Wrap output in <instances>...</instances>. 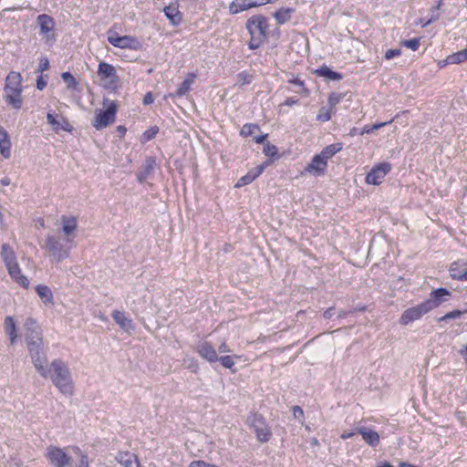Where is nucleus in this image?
I'll list each match as a JSON object with an SVG mask.
<instances>
[{"instance_id":"4be33fe9","label":"nucleus","mask_w":467,"mask_h":467,"mask_svg":"<svg viewBox=\"0 0 467 467\" xmlns=\"http://www.w3.org/2000/svg\"><path fill=\"white\" fill-rule=\"evenodd\" d=\"M12 142L8 132L0 126V154L5 159L11 157Z\"/></svg>"},{"instance_id":"6e6d98bb","label":"nucleus","mask_w":467,"mask_h":467,"mask_svg":"<svg viewBox=\"0 0 467 467\" xmlns=\"http://www.w3.org/2000/svg\"><path fill=\"white\" fill-rule=\"evenodd\" d=\"M392 121H393V119H390V120L385 121V122L375 123L372 126H373L374 130H379L380 128H383V127L390 124Z\"/></svg>"},{"instance_id":"f03ea898","label":"nucleus","mask_w":467,"mask_h":467,"mask_svg":"<svg viewBox=\"0 0 467 467\" xmlns=\"http://www.w3.org/2000/svg\"><path fill=\"white\" fill-rule=\"evenodd\" d=\"M45 375L43 378H49L53 384L65 395H72L74 392V383L67 364L61 359H54L49 368L44 364Z\"/></svg>"},{"instance_id":"5701e85b","label":"nucleus","mask_w":467,"mask_h":467,"mask_svg":"<svg viewBox=\"0 0 467 467\" xmlns=\"http://www.w3.org/2000/svg\"><path fill=\"white\" fill-rule=\"evenodd\" d=\"M357 432L362 436L364 441L369 446L376 447L379 444L380 438L377 431L366 427H361L357 429Z\"/></svg>"},{"instance_id":"20e7f679","label":"nucleus","mask_w":467,"mask_h":467,"mask_svg":"<svg viewBox=\"0 0 467 467\" xmlns=\"http://www.w3.org/2000/svg\"><path fill=\"white\" fill-rule=\"evenodd\" d=\"M250 39L248 48L251 50L258 49L267 39L269 23L264 15H254L249 17L245 23Z\"/></svg>"},{"instance_id":"9d476101","label":"nucleus","mask_w":467,"mask_h":467,"mask_svg":"<svg viewBox=\"0 0 467 467\" xmlns=\"http://www.w3.org/2000/svg\"><path fill=\"white\" fill-rule=\"evenodd\" d=\"M97 75L100 81L104 83L107 88L115 89L118 88L119 78L117 75V70L114 66L109 63L101 61L99 63Z\"/></svg>"},{"instance_id":"8fccbe9b","label":"nucleus","mask_w":467,"mask_h":467,"mask_svg":"<svg viewBox=\"0 0 467 467\" xmlns=\"http://www.w3.org/2000/svg\"><path fill=\"white\" fill-rule=\"evenodd\" d=\"M49 68V61L47 57H42L39 62L38 71L43 72Z\"/></svg>"},{"instance_id":"13d9d810","label":"nucleus","mask_w":467,"mask_h":467,"mask_svg":"<svg viewBox=\"0 0 467 467\" xmlns=\"http://www.w3.org/2000/svg\"><path fill=\"white\" fill-rule=\"evenodd\" d=\"M267 136H268V134L256 136V137H254V141L258 144H261L266 140Z\"/></svg>"},{"instance_id":"412c9836","label":"nucleus","mask_w":467,"mask_h":467,"mask_svg":"<svg viewBox=\"0 0 467 467\" xmlns=\"http://www.w3.org/2000/svg\"><path fill=\"white\" fill-rule=\"evenodd\" d=\"M47 119L48 124L52 126L53 130L57 133L59 130H64L67 132H72L73 130V126L64 117H60V120H57L55 115H53L52 113H47Z\"/></svg>"},{"instance_id":"e433bc0d","label":"nucleus","mask_w":467,"mask_h":467,"mask_svg":"<svg viewBox=\"0 0 467 467\" xmlns=\"http://www.w3.org/2000/svg\"><path fill=\"white\" fill-rule=\"evenodd\" d=\"M62 79L67 84V88L69 89H77L79 83L76 78L69 72H64L61 75Z\"/></svg>"},{"instance_id":"0eeeda50","label":"nucleus","mask_w":467,"mask_h":467,"mask_svg":"<svg viewBox=\"0 0 467 467\" xmlns=\"http://www.w3.org/2000/svg\"><path fill=\"white\" fill-rule=\"evenodd\" d=\"M103 106L106 107V109L99 110L92 121L93 127L98 130L105 129L116 119L118 111L117 101L104 99Z\"/></svg>"},{"instance_id":"f3484780","label":"nucleus","mask_w":467,"mask_h":467,"mask_svg":"<svg viewBox=\"0 0 467 467\" xmlns=\"http://www.w3.org/2000/svg\"><path fill=\"white\" fill-rule=\"evenodd\" d=\"M196 351L202 358L205 359L209 363H215L219 359L215 348L209 341H202L199 343L196 348Z\"/></svg>"},{"instance_id":"338daca9","label":"nucleus","mask_w":467,"mask_h":467,"mask_svg":"<svg viewBox=\"0 0 467 467\" xmlns=\"http://www.w3.org/2000/svg\"><path fill=\"white\" fill-rule=\"evenodd\" d=\"M366 309H367V306H363L357 308L356 310L363 312V311H366Z\"/></svg>"},{"instance_id":"f704fd0d","label":"nucleus","mask_w":467,"mask_h":467,"mask_svg":"<svg viewBox=\"0 0 467 467\" xmlns=\"http://www.w3.org/2000/svg\"><path fill=\"white\" fill-rule=\"evenodd\" d=\"M241 356H238V355H234V356H230V355H226V356H222V357H219V359L218 361H220L221 365L225 368H228L230 370H232V372H235L236 369L234 368V359L235 358H240Z\"/></svg>"},{"instance_id":"7c9ffc66","label":"nucleus","mask_w":467,"mask_h":467,"mask_svg":"<svg viewBox=\"0 0 467 467\" xmlns=\"http://www.w3.org/2000/svg\"><path fill=\"white\" fill-rule=\"evenodd\" d=\"M112 318L115 322L124 330L132 328V320L125 316V314L119 310L112 312Z\"/></svg>"},{"instance_id":"bf43d9fd","label":"nucleus","mask_w":467,"mask_h":467,"mask_svg":"<svg viewBox=\"0 0 467 467\" xmlns=\"http://www.w3.org/2000/svg\"><path fill=\"white\" fill-rule=\"evenodd\" d=\"M47 83L42 79L41 77L38 78L36 81V88L42 90L46 87Z\"/></svg>"},{"instance_id":"ea45409f","label":"nucleus","mask_w":467,"mask_h":467,"mask_svg":"<svg viewBox=\"0 0 467 467\" xmlns=\"http://www.w3.org/2000/svg\"><path fill=\"white\" fill-rule=\"evenodd\" d=\"M401 46L411 49L412 51H417L420 46V38L414 37L410 39H407L401 42Z\"/></svg>"},{"instance_id":"c756f323","label":"nucleus","mask_w":467,"mask_h":467,"mask_svg":"<svg viewBox=\"0 0 467 467\" xmlns=\"http://www.w3.org/2000/svg\"><path fill=\"white\" fill-rule=\"evenodd\" d=\"M196 78V75L194 73H188L184 80L179 86L175 92V96L182 97L186 95L190 90L192 83Z\"/></svg>"},{"instance_id":"ddd939ff","label":"nucleus","mask_w":467,"mask_h":467,"mask_svg":"<svg viewBox=\"0 0 467 467\" xmlns=\"http://www.w3.org/2000/svg\"><path fill=\"white\" fill-rule=\"evenodd\" d=\"M390 170L391 165L389 162L376 164L366 175L365 181L368 184L379 185Z\"/></svg>"},{"instance_id":"4c0bfd02","label":"nucleus","mask_w":467,"mask_h":467,"mask_svg":"<svg viewBox=\"0 0 467 467\" xmlns=\"http://www.w3.org/2000/svg\"><path fill=\"white\" fill-rule=\"evenodd\" d=\"M332 109L330 108L322 107L317 115V120L319 122H327L331 119Z\"/></svg>"},{"instance_id":"bb28decb","label":"nucleus","mask_w":467,"mask_h":467,"mask_svg":"<svg viewBox=\"0 0 467 467\" xmlns=\"http://www.w3.org/2000/svg\"><path fill=\"white\" fill-rule=\"evenodd\" d=\"M36 292L45 305H54L53 293L47 285H36Z\"/></svg>"},{"instance_id":"0e129e2a","label":"nucleus","mask_w":467,"mask_h":467,"mask_svg":"<svg viewBox=\"0 0 467 467\" xmlns=\"http://www.w3.org/2000/svg\"><path fill=\"white\" fill-rule=\"evenodd\" d=\"M1 183L3 185H9L10 180L8 178H4V179H2Z\"/></svg>"},{"instance_id":"a18cd8bd","label":"nucleus","mask_w":467,"mask_h":467,"mask_svg":"<svg viewBox=\"0 0 467 467\" xmlns=\"http://www.w3.org/2000/svg\"><path fill=\"white\" fill-rule=\"evenodd\" d=\"M341 99H342L341 94L331 93L328 97L329 108L333 110L336 108V106L340 102Z\"/></svg>"},{"instance_id":"9b49d317","label":"nucleus","mask_w":467,"mask_h":467,"mask_svg":"<svg viewBox=\"0 0 467 467\" xmlns=\"http://www.w3.org/2000/svg\"><path fill=\"white\" fill-rule=\"evenodd\" d=\"M431 303L422 302L417 306L407 308L400 317V324L407 326L410 323L420 320L424 315L431 311Z\"/></svg>"},{"instance_id":"e2e57ef3","label":"nucleus","mask_w":467,"mask_h":467,"mask_svg":"<svg viewBox=\"0 0 467 467\" xmlns=\"http://www.w3.org/2000/svg\"><path fill=\"white\" fill-rule=\"evenodd\" d=\"M117 130L119 131V133L120 134L121 137H124L127 132V129L121 125L118 126Z\"/></svg>"},{"instance_id":"3c124183","label":"nucleus","mask_w":467,"mask_h":467,"mask_svg":"<svg viewBox=\"0 0 467 467\" xmlns=\"http://www.w3.org/2000/svg\"><path fill=\"white\" fill-rule=\"evenodd\" d=\"M277 0H250V2L252 3L253 8L266 5L268 3H274Z\"/></svg>"},{"instance_id":"c03bdc74","label":"nucleus","mask_w":467,"mask_h":467,"mask_svg":"<svg viewBox=\"0 0 467 467\" xmlns=\"http://www.w3.org/2000/svg\"><path fill=\"white\" fill-rule=\"evenodd\" d=\"M462 314H465L463 310L455 309L446 313L444 316L439 318V321H445L447 319H452L460 317Z\"/></svg>"},{"instance_id":"09e8293b","label":"nucleus","mask_w":467,"mask_h":467,"mask_svg":"<svg viewBox=\"0 0 467 467\" xmlns=\"http://www.w3.org/2000/svg\"><path fill=\"white\" fill-rule=\"evenodd\" d=\"M292 411H293L295 418H298V419L304 418V410L300 406H297V405L294 406L292 408Z\"/></svg>"},{"instance_id":"79ce46f5","label":"nucleus","mask_w":467,"mask_h":467,"mask_svg":"<svg viewBox=\"0 0 467 467\" xmlns=\"http://www.w3.org/2000/svg\"><path fill=\"white\" fill-rule=\"evenodd\" d=\"M288 83L299 86L302 88V93L304 96L309 95V90L306 87L305 82L301 80L297 76H293V78H289Z\"/></svg>"},{"instance_id":"69168bd1","label":"nucleus","mask_w":467,"mask_h":467,"mask_svg":"<svg viewBox=\"0 0 467 467\" xmlns=\"http://www.w3.org/2000/svg\"><path fill=\"white\" fill-rule=\"evenodd\" d=\"M356 128H353L350 131H349V135L350 136H355L356 135Z\"/></svg>"},{"instance_id":"37998d69","label":"nucleus","mask_w":467,"mask_h":467,"mask_svg":"<svg viewBox=\"0 0 467 467\" xmlns=\"http://www.w3.org/2000/svg\"><path fill=\"white\" fill-rule=\"evenodd\" d=\"M73 451L77 454H79V456H80L79 464H78V467H88L89 466V462H88V455L83 453V452H81V451H80V449L78 447H74Z\"/></svg>"},{"instance_id":"f8f14e48","label":"nucleus","mask_w":467,"mask_h":467,"mask_svg":"<svg viewBox=\"0 0 467 467\" xmlns=\"http://www.w3.org/2000/svg\"><path fill=\"white\" fill-rule=\"evenodd\" d=\"M46 457L55 467H67L70 462V457L64 449L57 446L47 447Z\"/></svg>"},{"instance_id":"72a5a7b5","label":"nucleus","mask_w":467,"mask_h":467,"mask_svg":"<svg viewBox=\"0 0 467 467\" xmlns=\"http://www.w3.org/2000/svg\"><path fill=\"white\" fill-rule=\"evenodd\" d=\"M316 74L317 76L324 77L331 80H341L343 78L342 74L333 71L325 65L317 69Z\"/></svg>"},{"instance_id":"39448f33","label":"nucleus","mask_w":467,"mask_h":467,"mask_svg":"<svg viewBox=\"0 0 467 467\" xmlns=\"http://www.w3.org/2000/svg\"><path fill=\"white\" fill-rule=\"evenodd\" d=\"M22 80L21 74L16 71H10L5 78L4 100L7 106L14 109H20L23 107Z\"/></svg>"},{"instance_id":"4d7b16f0","label":"nucleus","mask_w":467,"mask_h":467,"mask_svg":"<svg viewBox=\"0 0 467 467\" xmlns=\"http://www.w3.org/2000/svg\"><path fill=\"white\" fill-rule=\"evenodd\" d=\"M355 431H344L341 435H340V438L342 440H347V439H349L351 437H353L355 435Z\"/></svg>"},{"instance_id":"4468645a","label":"nucleus","mask_w":467,"mask_h":467,"mask_svg":"<svg viewBox=\"0 0 467 467\" xmlns=\"http://www.w3.org/2000/svg\"><path fill=\"white\" fill-rule=\"evenodd\" d=\"M46 246L57 262H60L69 256V247L65 248L60 242L52 235L47 236Z\"/></svg>"},{"instance_id":"473e14b6","label":"nucleus","mask_w":467,"mask_h":467,"mask_svg":"<svg viewBox=\"0 0 467 467\" xmlns=\"http://www.w3.org/2000/svg\"><path fill=\"white\" fill-rule=\"evenodd\" d=\"M155 166V161L153 159H149L146 161V163L142 167V170L140 171L137 174V179L140 182H143L147 180V178L151 174Z\"/></svg>"},{"instance_id":"de8ad7c7","label":"nucleus","mask_w":467,"mask_h":467,"mask_svg":"<svg viewBox=\"0 0 467 467\" xmlns=\"http://www.w3.org/2000/svg\"><path fill=\"white\" fill-rule=\"evenodd\" d=\"M400 55H401V50L400 49H399V48L392 49L391 48V49H388L385 52L384 57L387 60H389V59H392L395 57H400Z\"/></svg>"},{"instance_id":"a19ab883","label":"nucleus","mask_w":467,"mask_h":467,"mask_svg":"<svg viewBox=\"0 0 467 467\" xmlns=\"http://www.w3.org/2000/svg\"><path fill=\"white\" fill-rule=\"evenodd\" d=\"M238 83L241 86L247 85L251 83L253 79V75L249 73L248 71H242L237 75Z\"/></svg>"},{"instance_id":"2eb2a0df","label":"nucleus","mask_w":467,"mask_h":467,"mask_svg":"<svg viewBox=\"0 0 467 467\" xmlns=\"http://www.w3.org/2000/svg\"><path fill=\"white\" fill-rule=\"evenodd\" d=\"M36 21L39 25L40 34L43 36V38L46 39L47 42L50 40H54L55 38V22L54 19L46 14L39 15L36 18Z\"/></svg>"},{"instance_id":"c85d7f7f","label":"nucleus","mask_w":467,"mask_h":467,"mask_svg":"<svg viewBox=\"0 0 467 467\" xmlns=\"http://www.w3.org/2000/svg\"><path fill=\"white\" fill-rule=\"evenodd\" d=\"M251 8H253V5L250 0H234L229 5V12L232 15H236Z\"/></svg>"},{"instance_id":"b1692460","label":"nucleus","mask_w":467,"mask_h":467,"mask_svg":"<svg viewBox=\"0 0 467 467\" xmlns=\"http://www.w3.org/2000/svg\"><path fill=\"white\" fill-rule=\"evenodd\" d=\"M450 296V291L446 288L441 287L433 290L430 294V298L424 302L431 303V310L438 307L442 302L445 301L444 296Z\"/></svg>"},{"instance_id":"cd10ccee","label":"nucleus","mask_w":467,"mask_h":467,"mask_svg":"<svg viewBox=\"0 0 467 467\" xmlns=\"http://www.w3.org/2000/svg\"><path fill=\"white\" fill-rule=\"evenodd\" d=\"M294 12L295 9L292 7H281L274 13L273 16L278 25H283L291 19Z\"/></svg>"},{"instance_id":"58836bf2","label":"nucleus","mask_w":467,"mask_h":467,"mask_svg":"<svg viewBox=\"0 0 467 467\" xmlns=\"http://www.w3.org/2000/svg\"><path fill=\"white\" fill-rule=\"evenodd\" d=\"M263 152L265 156L271 157V158H275L278 156L277 147L269 141L265 143Z\"/></svg>"},{"instance_id":"7ed1b4c3","label":"nucleus","mask_w":467,"mask_h":467,"mask_svg":"<svg viewBox=\"0 0 467 467\" xmlns=\"http://www.w3.org/2000/svg\"><path fill=\"white\" fill-rule=\"evenodd\" d=\"M343 149L341 142L326 146L319 153L315 154L310 162L301 171V175L309 174L314 177H320L326 174L327 161Z\"/></svg>"},{"instance_id":"864d4df0","label":"nucleus","mask_w":467,"mask_h":467,"mask_svg":"<svg viewBox=\"0 0 467 467\" xmlns=\"http://www.w3.org/2000/svg\"><path fill=\"white\" fill-rule=\"evenodd\" d=\"M297 102H298L297 99L289 97L285 100L284 105L291 107V106L297 104Z\"/></svg>"},{"instance_id":"49530a36","label":"nucleus","mask_w":467,"mask_h":467,"mask_svg":"<svg viewBox=\"0 0 467 467\" xmlns=\"http://www.w3.org/2000/svg\"><path fill=\"white\" fill-rule=\"evenodd\" d=\"M159 129L157 127H151L143 133V139L145 140H150L158 133Z\"/></svg>"},{"instance_id":"423d86ee","label":"nucleus","mask_w":467,"mask_h":467,"mask_svg":"<svg viewBox=\"0 0 467 467\" xmlns=\"http://www.w3.org/2000/svg\"><path fill=\"white\" fill-rule=\"evenodd\" d=\"M0 254L11 279L21 287L27 289L30 284L29 280L22 274V269L11 245L8 244H3Z\"/></svg>"},{"instance_id":"1a4fd4ad","label":"nucleus","mask_w":467,"mask_h":467,"mask_svg":"<svg viewBox=\"0 0 467 467\" xmlns=\"http://www.w3.org/2000/svg\"><path fill=\"white\" fill-rule=\"evenodd\" d=\"M108 41L115 47L130 50H140L142 47L141 42L134 36H119L116 32H109Z\"/></svg>"},{"instance_id":"680f3d73","label":"nucleus","mask_w":467,"mask_h":467,"mask_svg":"<svg viewBox=\"0 0 467 467\" xmlns=\"http://www.w3.org/2000/svg\"><path fill=\"white\" fill-rule=\"evenodd\" d=\"M219 351L220 352H228L229 349H228V345L226 344L225 341L222 342L219 346Z\"/></svg>"},{"instance_id":"5fc2aeb1","label":"nucleus","mask_w":467,"mask_h":467,"mask_svg":"<svg viewBox=\"0 0 467 467\" xmlns=\"http://www.w3.org/2000/svg\"><path fill=\"white\" fill-rule=\"evenodd\" d=\"M333 315H334V307H328L323 313V317L326 319L331 318Z\"/></svg>"},{"instance_id":"dca6fc26","label":"nucleus","mask_w":467,"mask_h":467,"mask_svg":"<svg viewBox=\"0 0 467 467\" xmlns=\"http://www.w3.org/2000/svg\"><path fill=\"white\" fill-rule=\"evenodd\" d=\"M271 161H266L264 163L256 166L255 168L249 171L245 175L242 176L236 182L235 187L241 188L243 186L252 183L257 177H259L265 171V169L270 165Z\"/></svg>"},{"instance_id":"2f4dec72","label":"nucleus","mask_w":467,"mask_h":467,"mask_svg":"<svg viewBox=\"0 0 467 467\" xmlns=\"http://www.w3.org/2000/svg\"><path fill=\"white\" fill-rule=\"evenodd\" d=\"M465 61H467V47L463 50L455 52L448 56L446 59L443 60V65L461 64Z\"/></svg>"},{"instance_id":"a211bd4d","label":"nucleus","mask_w":467,"mask_h":467,"mask_svg":"<svg viewBox=\"0 0 467 467\" xmlns=\"http://www.w3.org/2000/svg\"><path fill=\"white\" fill-rule=\"evenodd\" d=\"M62 232L67 236V241L72 243L75 237V232L78 229V219L75 216H61Z\"/></svg>"},{"instance_id":"6e6552de","label":"nucleus","mask_w":467,"mask_h":467,"mask_svg":"<svg viewBox=\"0 0 467 467\" xmlns=\"http://www.w3.org/2000/svg\"><path fill=\"white\" fill-rule=\"evenodd\" d=\"M247 422L251 428L254 429L256 439L260 442H267L272 438L271 427L267 424L265 417L259 413H252Z\"/></svg>"},{"instance_id":"774afa93","label":"nucleus","mask_w":467,"mask_h":467,"mask_svg":"<svg viewBox=\"0 0 467 467\" xmlns=\"http://www.w3.org/2000/svg\"><path fill=\"white\" fill-rule=\"evenodd\" d=\"M39 224H40V226L44 227L45 226V221L43 219H40L39 220Z\"/></svg>"},{"instance_id":"f257e3e1","label":"nucleus","mask_w":467,"mask_h":467,"mask_svg":"<svg viewBox=\"0 0 467 467\" xmlns=\"http://www.w3.org/2000/svg\"><path fill=\"white\" fill-rule=\"evenodd\" d=\"M25 337L32 362L40 375H45L44 364L47 363V357L43 352L44 341L42 329L37 322L27 317L24 323Z\"/></svg>"},{"instance_id":"c9c22d12","label":"nucleus","mask_w":467,"mask_h":467,"mask_svg":"<svg viewBox=\"0 0 467 467\" xmlns=\"http://www.w3.org/2000/svg\"><path fill=\"white\" fill-rule=\"evenodd\" d=\"M259 130H260V127L257 124L246 123L242 127V129L240 130V135L242 137L246 138V137L254 135L255 132H257Z\"/></svg>"},{"instance_id":"052dcab7","label":"nucleus","mask_w":467,"mask_h":467,"mask_svg":"<svg viewBox=\"0 0 467 467\" xmlns=\"http://www.w3.org/2000/svg\"><path fill=\"white\" fill-rule=\"evenodd\" d=\"M373 131H374L373 126H365L362 129L360 134H362V135L365 134V133L368 134V133H371Z\"/></svg>"},{"instance_id":"a878e982","label":"nucleus","mask_w":467,"mask_h":467,"mask_svg":"<svg viewBox=\"0 0 467 467\" xmlns=\"http://www.w3.org/2000/svg\"><path fill=\"white\" fill-rule=\"evenodd\" d=\"M163 12L166 17L173 26H178L182 21V15L176 5H170L164 7Z\"/></svg>"},{"instance_id":"603ef678","label":"nucleus","mask_w":467,"mask_h":467,"mask_svg":"<svg viewBox=\"0 0 467 467\" xmlns=\"http://www.w3.org/2000/svg\"><path fill=\"white\" fill-rule=\"evenodd\" d=\"M153 102V96L151 92H148L143 98V104L150 105Z\"/></svg>"},{"instance_id":"aec40b11","label":"nucleus","mask_w":467,"mask_h":467,"mask_svg":"<svg viewBox=\"0 0 467 467\" xmlns=\"http://www.w3.org/2000/svg\"><path fill=\"white\" fill-rule=\"evenodd\" d=\"M115 460L122 467H141L138 456L129 451H119Z\"/></svg>"},{"instance_id":"393cba45","label":"nucleus","mask_w":467,"mask_h":467,"mask_svg":"<svg viewBox=\"0 0 467 467\" xmlns=\"http://www.w3.org/2000/svg\"><path fill=\"white\" fill-rule=\"evenodd\" d=\"M4 327L5 333L9 337L10 344L14 345L17 338V331L15 319L10 316L5 317Z\"/></svg>"},{"instance_id":"6ab92c4d","label":"nucleus","mask_w":467,"mask_h":467,"mask_svg":"<svg viewBox=\"0 0 467 467\" xmlns=\"http://www.w3.org/2000/svg\"><path fill=\"white\" fill-rule=\"evenodd\" d=\"M450 276L453 280H467V260L460 259L451 264L449 268Z\"/></svg>"}]
</instances>
